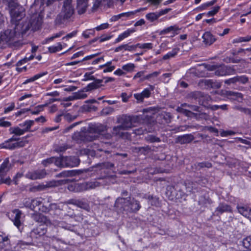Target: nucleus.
<instances>
[{
	"instance_id": "obj_13",
	"label": "nucleus",
	"mask_w": 251,
	"mask_h": 251,
	"mask_svg": "<svg viewBox=\"0 0 251 251\" xmlns=\"http://www.w3.org/2000/svg\"><path fill=\"white\" fill-rule=\"evenodd\" d=\"M14 25V28L18 31V35L20 36L21 34L24 35L31 28L29 22H25L23 24H15Z\"/></svg>"
},
{
	"instance_id": "obj_25",
	"label": "nucleus",
	"mask_w": 251,
	"mask_h": 251,
	"mask_svg": "<svg viewBox=\"0 0 251 251\" xmlns=\"http://www.w3.org/2000/svg\"><path fill=\"white\" fill-rule=\"evenodd\" d=\"M151 91L146 88L141 93H137L134 95V97L139 101H143L144 98H149L151 96Z\"/></svg>"
},
{
	"instance_id": "obj_7",
	"label": "nucleus",
	"mask_w": 251,
	"mask_h": 251,
	"mask_svg": "<svg viewBox=\"0 0 251 251\" xmlns=\"http://www.w3.org/2000/svg\"><path fill=\"white\" fill-rule=\"evenodd\" d=\"M98 135L91 136L88 132H75L72 136V139L77 143L81 141H92L96 139Z\"/></svg>"
},
{
	"instance_id": "obj_23",
	"label": "nucleus",
	"mask_w": 251,
	"mask_h": 251,
	"mask_svg": "<svg viewBox=\"0 0 251 251\" xmlns=\"http://www.w3.org/2000/svg\"><path fill=\"white\" fill-rule=\"evenodd\" d=\"M100 182L97 181H91L83 183L81 184V188L84 190H88L95 189L96 187L100 186Z\"/></svg>"
},
{
	"instance_id": "obj_35",
	"label": "nucleus",
	"mask_w": 251,
	"mask_h": 251,
	"mask_svg": "<svg viewBox=\"0 0 251 251\" xmlns=\"http://www.w3.org/2000/svg\"><path fill=\"white\" fill-rule=\"evenodd\" d=\"M58 157H52L43 160L42 162V164L44 166H47L49 164L54 163V164L57 166L56 162L58 161Z\"/></svg>"
},
{
	"instance_id": "obj_6",
	"label": "nucleus",
	"mask_w": 251,
	"mask_h": 251,
	"mask_svg": "<svg viewBox=\"0 0 251 251\" xmlns=\"http://www.w3.org/2000/svg\"><path fill=\"white\" fill-rule=\"evenodd\" d=\"M190 98L196 100H198L200 104L206 106V104L211 100V97L208 95H206L200 91H196L191 93L189 94Z\"/></svg>"
},
{
	"instance_id": "obj_15",
	"label": "nucleus",
	"mask_w": 251,
	"mask_h": 251,
	"mask_svg": "<svg viewBox=\"0 0 251 251\" xmlns=\"http://www.w3.org/2000/svg\"><path fill=\"white\" fill-rule=\"evenodd\" d=\"M194 139V136L192 134H187L178 136L176 139V143L181 145L191 143Z\"/></svg>"
},
{
	"instance_id": "obj_39",
	"label": "nucleus",
	"mask_w": 251,
	"mask_h": 251,
	"mask_svg": "<svg viewBox=\"0 0 251 251\" xmlns=\"http://www.w3.org/2000/svg\"><path fill=\"white\" fill-rule=\"evenodd\" d=\"M96 166L97 167L100 168V169H110L113 168L114 165L113 163H111L110 162H105L101 163H99L96 165Z\"/></svg>"
},
{
	"instance_id": "obj_43",
	"label": "nucleus",
	"mask_w": 251,
	"mask_h": 251,
	"mask_svg": "<svg viewBox=\"0 0 251 251\" xmlns=\"http://www.w3.org/2000/svg\"><path fill=\"white\" fill-rule=\"evenodd\" d=\"M62 49V46L60 43H58L57 46H52L48 48V50L50 53H55Z\"/></svg>"
},
{
	"instance_id": "obj_22",
	"label": "nucleus",
	"mask_w": 251,
	"mask_h": 251,
	"mask_svg": "<svg viewBox=\"0 0 251 251\" xmlns=\"http://www.w3.org/2000/svg\"><path fill=\"white\" fill-rule=\"evenodd\" d=\"M87 0H77L76 9L79 14H82L85 12L87 8Z\"/></svg>"
},
{
	"instance_id": "obj_2",
	"label": "nucleus",
	"mask_w": 251,
	"mask_h": 251,
	"mask_svg": "<svg viewBox=\"0 0 251 251\" xmlns=\"http://www.w3.org/2000/svg\"><path fill=\"white\" fill-rule=\"evenodd\" d=\"M73 0H64L61 12L55 19V23L57 25L64 24L70 20L75 13V8L72 5Z\"/></svg>"
},
{
	"instance_id": "obj_12",
	"label": "nucleus",
	"mask_w": 251,
	"mask_h": 251,
	"mask_svg": "<svg viewBox=\"0 0 251 251\" xmlns=\"http://www.w3.org/2000/svg\"><path fill=\"white\" fill-rule=\"evenodd\" d=\"M46 232V228L43 226H40L30 232V236L32 239H37L45 235Z\"/></svg>"
},
{
	"instance_id": "obj_41",
	"label": "nucleus",
	"mask_w": 251,
	"mask_h": 251,
	"mask_svg": "<svg viewBox=\"0 0 251 251\" xmlns=\"http://www.w3.org/2000/svg\"><path fill=\"white\" fill-rule=\"evenodd\" d=\"M179 111L187 117L197 118L198 114L193 113L189 110L181 108Z\"/></svg>"
},
{
	"instance_id": "obj_28",
	"label": "nucleus",
	"mask_w": 251,
	"mask_h": 251,
	"mask_svg": "<svg viewBox=\"0 0 251 251\" xmlns=\"http://www.w3.org/2000/svg\"><path fill=\"white\" fill-rule=\"evenodd\" d=\"M231 208L230 205L223 203H220L216 209V212H218L220 214L224 212H231Z\"/></svg>"
},
{
	"instance_id": "obj_51",
	"label": "nucleus",
	"mask_w": 251,
	"mask_h": 251,
	"mask_svg": "<svg viewBox=\"0 0 251 251\" xmlns=\"http://www.w3.org/2000/svg\"><path fill=\"white\" fill-rule=\"evenodd\" d=\"M48 104L39 105L35 107L34 110L31 111V114L33 115L38 114L41 111L43 110V108L47 106Z\"/></svg>"
},
{
	"instance_id": "obj_58",
	"label": "nucleus",
	"mask_w": 251,
	"mask_h": 251,
	"mask_svg": "<svg viewBox=\"0 0 251 251\" xmlns=\"http://www.w3.org/2000/svg\"><path fill=\"white\" fill-rule=\"evenodd\" d=\"M113 111V109L110 107H105L101 110V115L102 116H107L111 114Z\"/></svg>"
},
{
	"instance_id": "obj_8",
	"label": "nucleus",
	"mask_w": 251,
	"mask_h": 251,
	"mask_svg": "<svg viewBox=\"0 0 251 251\" xmlns=\"http://www.w3.org/2000/svg\"><path fill=\"white\" fill-rule=\"evenodd\" d=\"M46 175L44 169L29 172L25 175V177L31 180H35L44 178Z\"/></svg>"
},
{
	"instance_id": "obj_44",
	"label": "nucleus",
	"mask_w": 251,
	"mask_h": 251,
	"mask_svg": "<svg viewBox=\"0 0 251 251\" xmlns=\"http://www.w3.org/2000/svg\"><path fill=\"white\" fill-rule=\"evenodd\" d=\"M111 0H94L93 6L92 7V10L96 11L101 5L102 1L109 2Z\"/></svg>"
},
{
	"instance_id": "obj_1",
	"label": "nucleus",
	"mask_w": 251,
	"mask_h": 251,
	"mask_svg": "<svg viewBox=\"0 0 251 251\" xmlns=\"http://www.w3.org/2000/svg\"><path fill=\"white\" fill-rule=\"evenodd\" d=\"M114 206L121 211L127 213H137L141 208L140 201L130 197L118 198L115 202Z\"/></svg>"
},
{
	"instance_id": "obj_34",
	"label": "nucleus",
	"mask_w": 251,
	"mask_h": 251,
	"mask_svg": "<svg viewBox=\"0 0 251 251\" xmlns=\"http://www.w3.org/2000/svg\"><path fill=\"white\" fill-rule=\"evenodd\" d=\"M2 2L7 6L8 9L13 8V7L19 5L18 0H2Z\"/></svg>"
},
{
	"instance_id": "obj_45",
	"label": "nucleus",
	"mask_w": 251,
	"mask_h": 251,
	"mask_svg": "<svg viewBox=\"0 0 251 251\" xmlns=\"http://www.w3.org/2000/svg\"><path fill=\"white\" fill-rule=\"evenodd\" d=\"M135 68V65L133 63H129L122 66V69L126 72H131Z\"/></svg>"
},
{
	"instance_id": "obj_9",
	"label": "nucleus",
	"mask_w": 251,
	"mask_h": 251,
	"mask_svg": "<svg viewBox=\"0 0 251 251\" xmlns=\"http://www.w3.org/2000/svg\"><path fill=\"white\" fill-rule=\"evenodd\" d=\"M106 126L100 124H95L89 126L88 133L90 134L91 136H93V133L100 134L101 132L106 130Z\"/></svg>"
},
{
	"instance_id": "obj_10",
	"label": "nucleus",
	"mask_w": 251,
	"mask_h": 251,
	"mask_svg": "<svg viewBox=\"0 0 251 251\" xmlns=\"http://www.w3.org/2000/svg\"><path fill=\"white\" fill-rule=\"evenodd\" d=\"M235 70L232 67L224 65L218 67L215 74L217 75L223 76L233 74Z\"/></svg>"
},
{
	"instance_id": "obj_46",
	"label": "nucleus",
	"mask_w": 251,
	"mask_h": 251,
	"mask_svg": "<svg viewBox=\"0 0 251 251\" xmlns=\"http://www.w3.org/2000/svg\"><path fill=\"white\" fill-rule=\"evenodd\" d=\"M251 40V36H247L246 37H241L236 39H235L233 41V43H238L243 42H249Z\"/></svg>"
},
{
	"instance_id": "obj_17",
	"label": "nucleus",
	"mask_w": 251,
	"mask_h": 251,
	"mask_svg": "<svg viewBox=\"0 0 251 251\" xmlns=\"http://www.w3.org/2000/svg\"><path fill=\"white\" fill-rule=\"evenodd\" d=\"M180 28L176 26V25L170 26L168 27L159 32V34L160 35H164L168 34L170 32H172L173 33V35L172 37L175 36L176 35H177L179 33V30Z\"/></svg>"
},
{
	"instance_id": "obj_26",
	"label": "nucleus",
	"mask_w": 251,
	"mask_h": 251,
	"mask_svg": "<svg viewBox=\"0 0 251 251\" xmlns=\"http://www.w3.org/2000/svg\"><path fill=\"white\" fill-rule=\"evenodd\" d=\"M14 213L15 214L14 219L12 220L14 225L19 229L22 226L20 219L21 217L22 212L16 209L13 211Z\"/></svg>"
},
{
	"instance_id": "obj_4",
	"label": "nucleus",
	"mask_w": 251,
	"mask_h": 251,
	"mask_svg": "<svg viewBox=\"0 0 251 251\" xmlns=\"http://www.w3.org/2000/svg\"><path fill=\"white\" fill-rule=\"evenodd\" d=\"M80 160L76 156H60L57 161V166L62 168L75 167L77 166Z\"/></svg>"
},
{
	"instance_id": "obj_60",
	"label": "nucleus",
	"mask_w": 251,
	"mask_h": 251,
	"mask_svg": "<svg viewBox=\"0 0 251 251\" xmlns=\"http://www.w3.org/2000/svg\"><path fill=\"white\" fill-rule=\"evenodd\" d=\"M95 34V30L94 29H87L85 31H84L82 33V36L85 38H89L90 37V36L93 35Z\"/></svg>"
},
{
	"instance_id": "obj_40",
	"label": "nucleus",
	"mask_w": 251,
	"mask_h": 251,
	"mask_svg": "<svg viewBox=\"0 0 251 251\" xmlns=\"http://www.w3.org/2000/svg\"><path fill=\"white\" fill-rule=\"evenodd\" d=\"M206 84L208 86H210L212 88H219L221 87V85L220 83L214 81L212 79L208 80L206 81Z\"/></svg>"
},
{
	"instance_id": "obj_33",
	"label": "nucleus",
	"mask_w": 251,
	"mask_h": 251,
	"mask_svg": "<svg viewBox=\"0 0 251 251\" xmlns=\"http://www.w3.org/2000/svg\"><path fill=\"white\" fill-rule=\"evenodd\" d=\"M25 130L20 128L18 126L12 127L9 128L10 134H13L17 136H21L23 135L25 132Z\"/></svg>"
},
{
	"instance_id": "obj_36",
	"label": "nucleus",
	"mask_w": 251,
	"mask_h": 251,
	"mask_svg": "<svg viewBox=\"0 0 251 251\" xmlns=\"http://www.w3.org/2000/svg\"><path fill=\"white\" fill-rule=\"evenodd\" d=\"M34 124V121L33 120H28L26 121L23 123H21L19 125L21 127H25V128H23L24 130H25V132H27L29 130L31 126Z\"/></svg>"
},
{
	"instance_id": "obj_11",
	"label": "nucleus",
	"mask_w": 251,
	"mask_h": 251,
	"mask_svg": "<svg viewBox=\"0 0 251 251\" xmlns=\"http://www.w3.org/2000/svg\"><path fill=\"white\" fill-rule=\"evenodd\" d=\"M64 203L73 204L86 210H88V209L89 208V205L87 202L83 201V199L79 200L76 199H71L66 201Z\"/></svg>"
},
{
	"instance_id": "obj_57",
	"label": "nucleus",
	"mask_w": 251,
	"mask_h": 251,
	"mask_svg": "<svg viewBox=\"0 0 251 251\" xmlns=\"http://www.w3.org/2000/svg\"><path fill=\"white\" fill-rule=\"evenodd\" d=\"M42 203V201L40 199H32V210H35L37 206H39Z\"/></svg>"
},
{
	"instance_id": "obj_53",
	"label": "nucleus",
	"mask_w": 251,
	"mask_h": 251,
	"mask_svg": "<svg viewBox=\"0 0 251 251\" xmlns=\"http://www.w3.org/2000/svg\"><path fill=\"white\" fill-rule=\"evenodd\" d=\"M146 139L148 142L150 143L160 142V139L152 135H149L146 137Z\"/></svg>"
},
{
	"instance_id": "obj_31",
	"label": "nucleus",
	"mask_w": 251,
	"mask_h": 251,
	"mask_svg": "<svg viewBox=\"0 0 251 251\" xmlns=\"http://www.w3.org/2000/svg\"><path fill=\"white\" fill-rule=\"evenodd\" d=\"M102 82L101 79H96L95 81L90 84H89L87 87L85 88L86 91H90L93 89H97L99 88L101 85L100 83Z\"/></svg>"
},
{
	"instance_id": "obj_48",
	"label": "nucleus",
	"mask_w": 251,
	"mask_h": 251,
	"mask_svg": "<svg viewBox=\"0 0 251 251\" xmlns=\"http://www.w3.org/2000/svg\"><path fill=\"white\" fill-rule=\"evenodd\" d=\"M160 74L159 72H154L152 73L149 74L146 76H143L141 78V81H143L146 79H150L153 77H156Z\"/></svg>"
},
{
	"instance_id": "obj_32",
	"label": "nucleus",
	"mask_w": 251,
	"mask_h": 251,
	"mask_svg": "<svg viewBox=\"0 0 251 251\" xmlns=\"http://www.w3.org/2000/svg\"><path fill=\"white\" fill-rule=\"evenodd\" d=\"M135 31L134 29H128L126 31H124L122 34H120L118 37L116 39L115 43H118L122 40H124L125 38L127 37L130 35V34Z\"/></svg>"
},
{
	"instance_id": "obj_18",
	"label": "nucleus",
	"mask_w": 251,
	"mask_h": 251,
	"mask_svg": "<svg viewBox=\"0 0 251 251\" xmlns=\"http://www.w3.org/2000/svg\"><path fill=\"white\" fill-rule=\"evenodd\" d=\"M31 218L33 220L41 224H48L49 220L47 217L39 213H34L31 214Z\"/></svg>"
},
{
	"instance_id": "obj_62",
	"label": "nucleus",
	"mask_w": 251,
	"mask_h": 251,
	"mask_svg": "<svg viewBox=\"0 0 251 251\" xmlns=\"http://www.w3.org/2000/svg\"><path fill=\"white\" fill-rule=\"evenodd\" d=\"M8 238L7 237H3V236L0 235V249L3 248L5 244H8Z\"/></svg>"
},
{
	"instance_id": "obj_47",
	"label": "nucleus",
	"mask_w": 251,
	"mask_h": 251,
	"mask_svg": "<svg viewBox=\"0 0 251 251\" xmlns=\"http://www.w3.org/2000/svg\"><path fill=\"white\" fill-rule=\"evenodd\" d=\"M148 199L150 201L151 204L152 205L158 206L159 204V199L157 197H153V196L150 195L148 197Z\"/></svg>"
},
{
	"instance_id": "obj_63",
	"label": "nucleus",
	"mask_w": 251,
	"mask_h": 251,
	"mask_svg": "<svg viewBox=\"0 0 251 251\" xmlns=\"http://www.w3.org/2000/svg\"><path fill=\"white\" fill-rule=\"evenodd\" d=\"M32 199L29 198L25 199L23 201L24 205L32 210Z\"/></svg>"
},
{
	"instance_id": "obj_50",
	"label": "nucleus",
	"mask_w": 251,
	"mask_h": 251,
	"mask_svg": "<svg viewBox=\"0 0 251 251\" xmlns=\"http://www.w3.org/2000/svg\"><path fill=\"white\" fill-rule=\"evenodd\" d=\"M160 117L162 118L165 123H170L171 122L172 117L170 113H165L162 114Z\"/></svg>"
},
{
	"instance_id": "obj_55",
	"label": "nucleus",
	"mask_w": 251,
	"mask_h": 251,
	"mask_svg": "<svg viewBox=\"0 0 251 251\" xmlns=\"http://www.w3.org/2000/svg\"><path fill=\"white\" fill-rule=\"evenodd\" d=\"M75 100L84 99L87 97V95L83 91H78L74 93Z\"/></svg>"
},
{
	"instance_id": "obj_24",
	"label": "nucleus",
	"mask_w": 251,
	"mask_h": 251,
	"mask_svg": "<svg viewBox=\"0 0 251 251\" xmlns=\"http://www.w3.org/2000/svg\"><path fill=\"white\" fill-rule=\"evenodd\" d=\"M29 22L31 29L33 31H36L39 29L41 27L42 24V20L39 17H37L36 18L31 19V20Z\"/></svg>"
},
{
	"instance_id": "obj_64",
	"label": "nucleus",
	"mask_w": 251,
	"mask_h": 251,
	"mask_svg": "<svg viewBox=\"0 0 251 251\" xmlns=\"http://www.w3.org/2000/svg\"><path fill=\"white\" fill-rule=\"evenodd\" d=\"M212 167V164L211 163L208 162H202L198 163L197 165V167H199V168H202L204 167L206 168H211Z\"/></svg>"
},
{
	"instance_id": "obj_16",
	"label": "nucleus",
	"mask_w": 251,
	"mask_h": 251,
	"mask_svg": "<svg viewBox=\"0 0 251 251\" xmlns=\"http://www.w3.org/2000/svg\"><path fill=\"white\" fill-rule=\"evenodd\" d=\"M124 130L121 125L115 126L112 128V134L113 136H117L119 138H126L128 135L127 132H124Z\"/></svg>"
},
{
	"instance_id": "obj_30",
	"label": "nucleus",
	"mask_w": 251,
	"mask_h": 251,
	"mask_svg": "<svg viewBox=\"0 0 251 251\" xmlns=\"http://www.w3.org/2000/svg\"><path fill=\"white\" fill-rule=\"evenodd\" d=\"M125 50L127 51H134L136 50V46L135 45H129L128 44H124L121 45L115 49V52H118L120 50Z\"/></svg>"
},
{
	"instance_id": "obj_19",
	"label": "nucleus",
	"mask_w": 251,
	"mask_h": 251,
	"mask_svg": "<svg viewBox=\"0 0 251 251\" xmlns=\"http://www.w3.org/2000/svg\"><path fill=\"white\" fill-rule=\"evenodd\" d=\"M10 164L8 158H6L0 166V177H3L9 171Z\"/></svg>"
},
{
	"instance_id": "obj_5",
	"label": "nucleus",
	"mask_w": 251,
	"mask_h": 251,
	"mask_svg": "<svg viewBox=\"0 0 251 251\" xmlns=\"http://www.w3.org/2000/svg\"><path fill=\"white\" fill-rule=\"evenodd\" d=\"M11 17V23L12 25L17 24L25 16V8L20 4L8 9Z\"/></svg>"
},
{
	"instance_id": "obj_14",
	"label": "nucleus",
	"mask_w": 251,
	"mask_h": 251,
	"mask_svg": "<svg viewBox=\"0 0 251 251\" xmlns=\"http://www.w3.org/2000/svg\"><path fill=\"white\" fill-rule=\"evenodd\" d=\"M224 95L230 100H238L239 102H241L243 99V94L237 92L226 91Z\"/></svg>"
},
{
	"instance_id": "obj_37",
	"label": "nucleus",
	"mask_w": 251,
	"mask_h": 251,
	"mask_svg": "<svg viewBox=\"0 0 251 251\" xmlns=\"http://www.w3.org/2000/svg\"><path fill=\"white\" fill-rule=\"evenodd\" d=\"M179 49L178 48H175L173 50L168 52L166 54L163 56V59L164 60H167L170 58L175 57L178 53Z\"/></svg>"
},
{
	"instance_id": "obj_54",
	"label": "nucleus",
	"mask_w": 251,
	"mask_h": 251,
	"mask_svg": "<svg viewBox=\"0 0 251 251\" xmlns=\"http://www.w3.org/2000/svg\"><path fill=\"white\" fill-rule=\"evenodd\" d=\"M136 49L139 48L140 49H151L152 48V44L151 43H144L143 44H137L135 45Z\"/></svg>"
},
{
	"instance_id": "obj_61",
	"label": "nucleus",
	"mask_w": 251,
	"mask_h": 251,
	"mask_svg": "<svg viewBox=\"0 0 251 251\" xmlns=\"http://www.w3.org/2000/svg\"><path fill=\"white\" fill-rule=\"evenodd\" d=\"M59 226L62 227L63 228L70 231H74V226L70 224H66L63 222H60L59 223Z\"/></svg>"
},
{
	"instance_id": "obj_29",
	"label": "nucleus",
	"mask_w": 251,
	"mask_h": 251,
	"mask_svg": "<svg viewBox=\"0 0 251 251\" xmlns=\"http://www.w3.org/2000/svg\"><path fill=\"white\" fill-rule=\"evenodd\" d=\"M238 212L243 216L248 218L251 217V208L246 206H237Z\"/></svg>"
},
{
	"instance_id": "obj_52",
	"label": "nucleus",
	"mask_w": 251,
	"mask_h": 251,
	"mask_svg": "<svg viewBox=\"0 0 251 251\" xmlns=\"http://www.w3.org/2000/svg\"><path fill=\"white\" fill-rule=\"evenodd\" d=\"M243 246L251 251V236L245 238L243 241Z\"/></svg>"
},
{
	"instance_id": "obj_56",
	"label": "nucleus",
	"mask_w": 251,
	"mask_h": 251,
	"mask_svg": "<svg viewBox=\"0 0 251 251\" xmlns=\"http://www.w3.org/2000/svg\"><path fill=\"white\" fill-rule=\"evenodd\" d=\"M236 79L237 82L242 84H245L249 81L248 77L245 75L237 76H236Z\"/></svg>"
},
{
	"instance_id": "obj_49",
	"label": "nucleus",
	"mask_w": 251,
	"mask_h": 251,
	"mask_svg": "<svg viewBox=\"0 0 251 251\" xmlns=\"http://www.w3.org/2000/svg\"><path fill=\"white\" fill-rule=\"evenodd\" d=\"M216 0H213L211 1L207 2L206 3H203L201 4L200 6H199L197 9L200 10H203L206 9L207 7L213 5L216 2Z\"/></svg>"
},
{
	"instance_id": "obj_27",
	"label": "nucleus",
	"mask_w": 251,
	"mask_h": 251,
	"mask_svg": "<svg viewBox=\"0 0 251 251\" xmlns=\"http://www.w3.org/2000/svg\"><path fill=\"white\" fill-rule=\"evenodd\" d=\"M184 184L186 191L189 192H194V191L197 190L198 185L197 182H193L189 180L185 181Z\"/></svg>"
},
{
	"instance_id": "obj_21",
	"label": "nucleus",
	"mask_w": 251,
	"mask_h": 251,
	"mask_svg": "<svg viewBox=\"0 0 251 251\" xmlns=\"http://www.w3.org/2000/svg\"><path fill=\"white\" fill-rule=\"evenodd\" d=\"M83 171H84L82 170L64 171L60 173L59 174V176L61 177H71L79 175V174L82 173Z\"/></svg>"
},
{
	"instance_id": "obj_42",
	"label": "nucleus",
	"mask_w": 251,
	"mask_h": 251,
	"mask_svg": "<svg viewBox=\"0 0 251 251\" xmlns=\"http://www.w3.org/2000/svg\"><path fill=\"white\" fill-rule=\"evenodd\" d=\"M159 14L158 12L150 13L146 15V18L151 22H153L159 17Z\"/></svg>"
},
{
	"instance_id": "obj_3",
	"label": "nucleus",
	"mask_w": 251,
	"mask_h": 251,
	"mask_svg": "<svg viewBox=\"0 0 251 251\" xmlns=\"http://www.w3.org/2000/svg\"><path fill=\"white\" fill-rule=\"evenodd\" d=\"M138 116H127L123 115L117 119V123L119 124L124 130H127L132 127L136 126L137 124L141 122Z\"/></svg>"
},
{
	"instance_id": "obj_59",
	"label": "nucleus",
	"mask_w": 251,
	"mask_h": 251,
	"mask_svg": "<svg viewBox=\"0 0 251 251\" xmlns=\"http://www.w3.org/2000/svg\"><path fill=\"white\" fill-rule=\"evenodd\" d=\"M68 148L67 145L64 144L60 146H57L55 147L54 151L56 152H60L65 151Z\"/></svg>"
},
{
	"instance_id": "obj_38",
	"label": "nucleus",
	"mask_w": 251,
	"mask_h": 251,
	"mask_svg": "<svg viewBox=\"0 0 251 251\" xmlns=\"http://www.w3.org/2000/svg\"><path fill=\"white\" fill-rule=\"evenodd\" d=\"M47 74H48L47 72H45L41 73H39L38 74H36V75H35L33 77L30 78L29 79H26L24 82V84H26V83H27L28 82H33V81L37 80V79L42 77L43 76L47 75Z\"/></svg>"
},
{
	"instance_id": "obj_20",
	"label": "nucleus",
	"mask_w": 251,
	"mask_h": 251,
	"mask_svg": "<svg viewBox=\"0 0 251 251\" xmlns=\"http://www.w3.org/2000/svg\"><path fill=\"white\" fill-rule=\"evenodd\" d=\"M203 43L206 45H211L216 40L210 32H205L202 35Z\"/></svg>"
}]
</instances>
